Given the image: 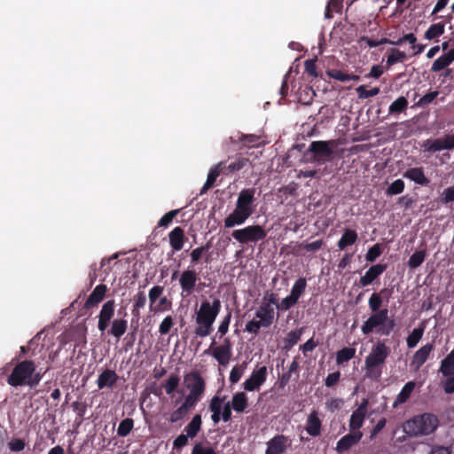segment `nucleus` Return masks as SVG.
<instances>
[{"label":"nucleus","mask_w":454,"mask_h":454,"mask_svg":"<svg viewBox=\"0 0 454 454\" xmlns=\"http://www.w3.org/2000/svg\"><path fill=\"white\" fill-rule=\"evenodd\" d=\"M145 265L136 257L114 254L103 258L98 267L92 265L89 273L90 284H140Z\"/></svg>","instance_id":"f257e3e1"},{"label":"nucleus","mask_w":454,"mask_h":454,"mask_svg":"<svg viewBox=\"0 0 454 454\" xmlns=\"http://www.w3.org/2000/svg\"><path fill=\"white\" fill-rule=\"evenodd\" d=\"M255 189L247 188L239 193L234 210L224 219V227L232 228L243 224L254 213Z\"/></svg>","instance_id":"f03ea898"},{"label":"nucleus","mask_w":454,"mask_h":454,"mask_svg":"<svg viewBox=\"0 0 454 454\" xmlns=\"http://www.w3.org/2000/svg\"><path fill=\"white\" fill-rule=\"evenodd\" d=\"M43 374L36 372V365L32 360H24L18 363L12 373L8 376L7 382L12 387L28 386L34 387L42 380Z\"/></svg>","instance_id":"7ed1b4c3"},{"label":"nucleus","mask_w":454,"mask_h":454,"mask_svg":"<svg viewBox=\"0 0 454 454\" xmlns=\"http://www.w3.org/2000/svg\"><path fill=\"white\" fill-rule=\"evenodd\" d=\"M221 309V302L218 299L212 302L203 301L196 312L195 321L197 326L194 333L197 337L204 338L213 331V324Z\"/></svg>","instance_id":"20e7f679"},{"label":"nucleus","mask_w":454,"mask_h":454,"mask_svg":"<svg viewBox=\"0 0 454 454\" xmlns=\"http://www.w3.org/2000/svg\"><path fill=\"white\" fill-rule=\"evenodd\" d=\"M390 354V348L384 341L375 343L364 361V376L372 380L380 379L382 367Z\"/></svg>","instance_id":"39448f33"},{"label":"nucleus","mask_w":454,"mask_h":454,"mask_svg":"<svg viewBox=\"0 0 454 454\" xmlns=\"http://www.w3.org/2000/svg\"><path fill=\"white\" fill-rule=\"evenodd\" d=\"M438 419L432 413L416 415L403 426L404 433L412 437L429 435L438 427Z\"/></svg>","instance_id":"423d86ee"},{"label":"nucleus","mask_w":454,"mask_h":454,"mask_svg":"<svg viewBox=\"0 0 454 454\" xmlns=\"http://www.w3.org/2000/svg\"><path fill=\"white\" fill-rule=\"evenodd\" d=\"M394 322L388 318V311L384 309L372 314L362 325L364 334H369L375 331L380 335H388L393 330Z\"/></svg>","instance_id":"0eeeda50"},{"label":"nucleus","mask_w":454,"mask_h":454,"mask_svg":"<svg viewBox=\"0 0 454 454\" xmlns=\"http://www.w3.org/2000/svg\"><path fill=\"white\" fill-rule=\"evenodd\" d=\"M274 319V309L269 308V305L261 304L255 312L254 317L247 323L245 331L257 335L261 328L270 327Z\"/></svg>","instance_id":"6e6552de"},{"label":"nucleus","mask_w":454,"mask_h":454,"mask_svg":"<svg viewBox=\"0 0 454 454\" xmlns=\"http://www.w3.org/2000/svg\"><path fill=\"white\" fill-rule=\"evenodd\" d=\"M268 231L259 224L248 225L242 229L234 230L232 238L241 244L256 245L266 239Z\"/></svg>","instance_id":"1a4fd4ad"},{"label":"nucleus","mask_w":454,"mask_h":454,"mask_svg":"<svg viewBox=\"0 0 454 454\" xmlns=\"http://www.w3.org/2000/svg\"><path fill=\"white\" fill-rule=\"evenodd\" d=\"M336 140H317L310 143L308 152L313 153V160L318 164L331 161L333 158Z\"/></svg>","instance_id":"9d476101"},{"label":"nucleus","mask_w":454,"mask_h":454,"mask_svg":"<svg viewBox=\"0 0 454 454\" xmlns=\"http://www.w3.org/2000/svg\"><path fill=\"white\" fill-rule=\"evenodd\" d=\"M184 383L189 390L184 401L195 406L204 393L205 381L197 372H192L184 376Z\"/></svg>","instance_id":"9b49d317"},{"label":"nucleus","mask_w":454,"mask_h":454,"mask_svg":"<svg viewBox=\"0 0 454 454\" xmlns=\"http://www.w3.org/2000/svg\"><path fill=\"white\" fill-rule=\"evenodd\" d=\"M212 412L211 419L215 425L218 424L221 419L228 422L231 419V404L226 401V396L215 395L209 403L208 406Z\"/></svg>","instance_id":"f8f14e48"},{"label":"nucleus","mask_w":454,"mask_h":454,"mask_svg":"<svg viewBox=\"0 0 454 454\" xmlns=\"http://www.w3.org/2000/svg\"><path fill=\"white\" fill-rule=\"evenodd\" d=\"M215 338H213L209 348L205 353H209L212 350L211 355L220 364H228L232 356L231 340L225 338L221 345L215 347Z\"/></svg>","instance_id":"ddd939ff"},{"label":"nucleus","mask_w":454,"mask_h":454,"mask_svg":"<svg viewBox=\"0 0 454 454\" xmlns=\"http://www.w3.org/2000/svg\"><path fill=\"white\" fill-rule=\"evenodd\" d=\"M267 379V367L262 366L257 370H254L250 377L244 381L243 387L247 391H254L266 381Z\"/></svg>","instance_id":"4468645a"},{"label":"nucleus","mask_w":454,"mask_h":454,"mask_svg":"<svg viewBox=\"0 0 454 454\" xmlns=\"http://www.w3.org/2000/svg\"><path fill=\"white\" fill-rule=\"evenodd\" d=\"M425 150L430 153H435L442 150H454V134L446 135L442 138L434 139L430 142L427 140L424 145Z\"/></svg>","instance_id":"2eb2a0df"},{"label":"nucleus","mask_w":454,"mask_h":454,"mask_svg":"<svg viewBox=\"0 0 454 454\" xmlns=\"http://www.w3.org/2000/svg\"><path fill=\"white\" fill-rule=\"evenodd\" d=\"M368 399H363L359 406L353 411L349 419L350 431H359L367 414Z\"/></svg>","instance_id":"dca6fc26"},{"label":"nucleus","mask_w":454,"mask_h":454,"mask_svg":"<svg viewBox=\"0 0 454 454\" xmlns=\"http://www.w3.org/2000/svg\"><path fill=\"white\" fill-rule=\"evenodd\" d=\"M290 444L291 442L286 436L276 435L267 442L265 454H284Z\"/></svg>","instance_id":"f3484780"},{"label":"nucleus","mask_w":454,"mask_h":454,"mask_svg":"<svg viewBox=\"0 0 454 454\" xmlns=\"http://www.w3.org/2000/svg\"><path fill=\"white\" fill-rule=\"evenodd\" d=\"M115 303L114 300L107 301L103 306L98 315V328L103 333L108 327L111 319L114 314Z\"/></svg>","instance_id":"a211bd4d"},{"label":"nucleus","mask_w":454,"mask_h":454,"mask_svg":"<svg viewBox=\"0 0 454 454\" xmlns=\"http://www.w3.org/2000/svg\"><path fill=\"white\" fill-rule=\"evenodd\" d=\"M363 434L360 431H351L349 434L341 437L337 444L336 450L340 453L344 452L356 444L362 438Z\"/></svg>","instance_id":"6ab92c4d"},{"label":"nucleus","mask_w":454,"mask_h":454,"mask_svg":"<svg viewBox=\"0 0 454 454\" xmlns=\"http://www.w3.org/2000/svg\"><path fill=\"white\" fill-rule=\"evenodd\" d=\"M403 176L422 186H427L430 183V180L425 176L424 169L421 167L411 168L407 169Z\"/></svg>","instance_id":"aec40b11"},{"label":"nucleus","mask_w":454,"mask_h":454,"mask_svg":"<svg viewBox=\"0 0 454 454\" xmlns=\"http://www.w3.org/2000/svg\"><path fill=\"white\" fill-rule=\"evenodd\" d=\"M304 287L305 286H294L290 294L281 301L278 309L287 310L294 306L303 293Z\"/></svg>","instance_id":"412c9836"},{"label":"nucleus","mask_w":454,"mask_h":454,"mask_svg":"<svg viewBox=\"0 0 454 454\" xmlns=\"http://www.w3.org/2000/svg\"><path fill=\"white\" fill-rule=\"evenodd\" d=\"M170 247L175 251H180L184 247L185 236L184 231L180 226L175 227L168 234Z\"/></svg>","instance_id":"4be33fe9"},{"label":"nucleus","mask_w":454,"mask_h":454,"mask_svg":"<svg viewBox=\"0 0 454 454\" xmlns=\"http://www.w3.org/2000/svg\"><path fill=\"white\" fill-rule=\"evenodd\" d=\"M432 350V344H426L425 346L421 347L413 355L411 364V366H414L415 370H419L421 367V365L427 360Z\"/></svg>","instance_id":"5701e85b"},{"label":"nucleus","mask_w":454,"mask_h":454,"mask_svg":"<svg viewBox=\"0 0 454 454\" xmlns=\"http://www.w3.org/2000/svg\"><path fill=\"white\" fill-rule=\"evenodd\" d=\"M306 432L310 436H318L321 433V420L318 418L317 411H313L308 417L306 423Z\"/></svg>","instance_id":"b1692460"},{"label":"nucleus","mask_w":454,"mask_h":454,"mask_svg":"<svg viewBox=\"0 0 454 454\" xmlns=\"http://www.w3.org/2000/svg\"><path fill=\"white\" fill-rule=\"evenodd\" d=\"M223 168H224V161H220L215 167H213L207 175V178L206 183L204 184L200 194L206 192L208 189H210L215 183L216 178L223 174Z\"/></svg>","instance_id":"393cba45"},{"label":"nucleus","mask_w":454,"mask_h":454,"mask_svg":"<svg viewBox=\"0 0 454 454\" xmlns=\"http://www.w3.org/2000/svg\"><path fill=\"white\" fill-rule=\"evenodd\" d=\"M453 61L454 49H451L447 53L442 55L434 61L431 71L434 73L440 72L449 67Z\"/></svg>","instance_id":"a878e982"},{"label":"nucleus","mask_w":454,"mask_h":454,"mask_svg":"<svg viewBox=\"0 0 454 454\" xmlns=\"http://www.w3.org/2000/svg\"><path fill=\"white\" fill-rule=\"evenodd\" d=\"M387 269L386 264L378 263L372 265L361 278L360 284H372Z\"/></svg>","instance_id":"bb28decb"},{"label":"nucleus","mask_w":454,"mask_h":454,"mask_svg":"<svg viewBox=\"0 0 454 454\" xmlns=\"http://www.w3.org/2000/svg\"><path fill=\"white\" fill-rule=\"evenodd\" d=\"M232 409L239 413H243L248 407V399L244 392H237L230 401Z\"/></svg>","instance_id":"cd10ccee"},{"label":"nucleus","mask_w":454,"mask_h":454,"mask_svg":"<svg viewBox=\"0 0 454 454\" xmlns=\"http://www.w3.org/2000/svg\"><path fill=\"white\" fill-rule=\"evenodd\" d=\"M118 380V375L114 371L105 370L98 378L97 383L99 389L106 387H112Z\"/></svg>","instance_id":"c85d7f7f"},{"label":"nucleus","mask_w":454,"mask_h":454,"mask_svg":"<svg viewBox=\"0 0 454 454\" xmlns=\"http://www.w3.org/2000/svg\"><path fill=\"white\" fill-rule=\"evenodd\" d=\"M106 292V286H97L93 292L88 297L84 304V308L90 309L99 303L104 299Z\"/></svg>","instance_id":"c756f323"},{"label":"nucleus","mask_w":454,"mask_h":454,"mask_svg":"<svg viewBox=\"0 0 454 454\" xmlns=\"http://www.w3.org/2000/svg\"><path fill=\"white\" fill-rule=\"evenodd\" d=\"M248 161H249L248 159L246 157H238L235 159L234 161H231L229 164H227L226 161H224V168H223V174L227 176L231 173L239 171L247 165Z\"/></svg>","instance_id":"7c9ffc66"},{"label":"nucleus","mask_w":454,"mask_h":454,"mask_svg":"<svg viewBox=\"0 0 454 454\" xmlns=\"http://www.w3.org/2000/svg\"><path fill=\"white\" fill-rule=\"evenodd\" d=\"M357 238L358 236L356 231L346 229L341 238L339 239L337 246L340 250H343L347 247L355 244Z\"/></svg>","instance_id":"2f4dec72"},{"label":"nucleus","mask_w":454,"mask_h":454,"mask_svg":"<svg viewBox=\"0 0 454 454\" xmlns=\"http://www.w3.org/2000/svg\"><path fill=\"white\" fill-rule=\"evenodd\" d=\"M201 416L200 414H196L193 416L190 423L184 427V432L187 434L191 439L194 438L201 428Z\"/></svg>","instance_id":"473e14b6"},{"label":"nucleus","mask_w":454,"mask_h":454,"mask_svg":"<svg viewBox=\"0 0 454 454\" xmlns=\"http://www.w3.org/2000/svg\"><path fill=\"white\" fill-rule=\"evenodd\" d=\"M194 406L184 401V403L176 410L172 411L169 415L168 420L171 423H176L183 419L188 413V411Z\"/></svg>","instance_id":"72a5a7b5"},{"label":"nucleus","mask_w":454,"mask_h":454,"mask_svg":"<svg viewBox=\"0 0 454 454\" xmlns=\"http://www.w3.org/2000/svg\"><path fill=\"white\" fill-rule=\"evenodd\" d=\"M445 31V24L443 22H438L432 24L424 34V37L427 40H434L443 35Z\"/></svg>","instance_id":"f704fd0d"},{"label":"nucleus","mask_w":454,"mask_h":454,"mask_svg":"<svg viewBox=\"0 0 454 454\" xmlns=\"http://www.w3.org/2000/svg\"><path fill=\"white\" fill-rule=\"evenodd\" d=\"M327 75L333 79H335L340 82H349V81H358L360 79L359 75L356 74H349L342 72L339 69H331L326 72Z\"/></svg>","instance_id":"c9c22d12"},{"label":"nucleus","mask_w":454,"mask_h":454,"mask_svg":"<svg viewBox=\"0 0 454 454\" xmlns=\"http://www.w3.org/2000/svg\"><path fill=\"white\" fill-rule=\"evenodd\" d=\"M415 388V382L409 381L407 382L397 395L395 401L394 403V406H396L398 403H405L411 396V394Z\"/></svg>","instance_id":"e433bc0d"},{"label":"nucleus","mask_w":454,"mask_h":454,"mask_svg":"<svg viewBox=\"0 0 454 454\" xmlns=\"http://www.w3.org/2000/svg\"><path fill=\"white\" fill-rule=\"evenodd\" d=\"M440 372L444 376L454 375V351L453 350L442 361Z\"/></svg>","instance_id":"4c0bfd02"},{"label":"nucleus","mask_w":454,"mask_h":454,"mask_svg":"<svg viewBox=\"0 0 454 454\" xmlns=\"http://www.w3.org/2000/svg\"><path fill=\"white\" fill-rule=\"evenodd\" d=\"M128 322L124 319H115L113 321L110 333L119 340L127 331Z\"/></svg>","instance_id":"58836bf2"},{"label":"nucleus","mask_w":454,"mask_h":454,"mask_svg":"<svg viewBox=\"0 0 454 454\" xmlns=\"http://www.w3.org/2000/svg\"><path fill=\"white\" fill-rule=\"evenodd\" d=\"M408 100L404 97H399L396 98L388 108L390 114H398L404 112L408 107Z\"/></svg>","instance_id":"ea45409f"},{"label":"nucleus","mask_w":454,"mask_h":454,"mask_svg":"<svg viewBox=\"0 0 454 454\" xmlns=\"http://www.w3.org/2000/svg\"><path fill=\"white\" fill-rule=\"evenodd\" d=\"M426 256H427L426 249L416 251L410 256L407 264L411 269H416L423 263Z\"/></svg>","instance_id":"a19ab883"},{"label":"nucleus","mask_w":454,"mask_h":454,"mask_svg":"<svg viewBox=\"0 0 454 454\" xmlns=\"http://www.w3.org/2000/svg\"><path fill=\"white\" fill-rule=\"evenodd\" d=\"M389 54L387 59V67H392L393 65L402 62L406 59V54L404 51H402L396 48H393L389 51Z\"/></svg>","instance_id":"79ce46f5"},{"label":"nucleus","mask_w":454,"mask_h":454,"mask_svg":"<svg viewBox=\"0 0 454 454\" xmlns=\"http://www.w3.org/2000/svg\"><path fill=\"white\" fill-rule=\"evenodd\" d=\"M356 355V349L353 348H343L336 354V362L341 364L352 359Z\"/></svg>","instance_id":"37998d69"},{"label":"nucleus","mask_w":454,"mask_h":454,"mask_svg":"<svg viewBox=\"0 0 454 454\" xmlns=\"http://www.w3.org/2000/svg\"><path fill=\"white\" fill-rule=\"evenodd\" d=\"M134 427V420L130 418H127L121 421L117 428V434L121 437L127 436Z\"/></svg>","instance_id":"c03bdc74"},{"label":"nucleus","mask_w":454,"mask_h":454,"mask_svg":"<svg viewBox=\"0 0 454 454\" xmlns=\"http://www.w3.org/2000/svg\"><path fill=\"white\" fill-rule=\"evenodd\" d=\"M404 187V182L402 179H396L391 184L388 185L386 193L387 195H397L403 192Z\"/></svg>","instance_id":"a18cd8bd"},{"label":"nucleus","mask_w":454,"mask_h":454,"mask_svg":"<svg viewBox=\"0 0 454 454\" xmlns=\"http://www.w3.org/2000/svg\"><path fill=\"white\" fill-rule=\"evenodd\" d=\"M438 95H439L438 90L430 91V92L427 93L426 95H424L423 97H421L419 99V101L415 103V106L426 107V106H429L431 103H433V101L437 98Z\"/></svg>","instance_id":"49530a36"},{"label":"nucleus","mask_w":454,"mask_h":454,"mask_svg":"<svg viewBox=\"0 0 454 454\" xmlns=\"http://www.w3.org/2000/svg\"><path fill=\"white\" fill-rule=\"evenodd\" d=\"M301 335V330H294L288 333L285 338V348H291L294 347L299 341Z\"/></svg>","instance_id":"de8ad7c7"},{"label":"nucleus","mask_w":454,"mask_h":454,"mask_svg":"<svg viewBox=\"0 0 454 454\" xmlns=\"http://www.w3.org/2000/svg\"><path fill=\"white\" fill-rule=\"evenodd\" d=\"M180 378L176 374H171L164 385L165 391L168 395H172L178 387Z\"/></svg>","instance_id":"09e8293b"},{"label":"nucleus","mask_w":454,"mask_h":454,"mask_svg":"<svg viewBox=\"0 0 454 454\" xmlns=\"http://www.w3.org/2000/svg\"><path fill=\"white\" fill-rule=\"evenodd\" d=\"M380 91V90L379 87H374L369 90H366L364 85H361L356 88L358 98L363 99L377 96Z\"/></svg>","instance_id":"8fccbe9b"},{"label":"nucleus","mask_w":454,"mask_h":454,"mask_svg":"<svg viewBox=\"0 0 454 454\" xmlns=\"http://www.w3.org/2000/svg\"><path fill=\"white\" fill-rule=\"evenodd\" d=\"M245 368H246V364H242V365H235L231 369V371L230 372V377H229V380L231 381V383L235 384L239 381V380L241 379V377L244 373Z\"/></svg>","instance_id":"3c124183"},{"label":"nucleus","mask_w":454,"mask_h":454,"mask_svg":"<svg viewBox=\"0 0 454 454\" xmlns=\"http://www.w3.org/2000/svg\"><path fill=\"white\" fill-rule=\"evenodd\" d=\"M211 247V245L209 242H207L206 245L201 246L200 247H197L193 249L191 253V260L192 263H196L199 262V260L201 258L202 254L205 252H207Z\"/></svg>","instance_id":"603ef678"},{"label":"nucleus","mask_w":454,"mask_h":454,"mask_svg":"<svg viewBox=\"0 0 454 454\" xmlns=\"http://www.w3.org/2000/svg\"><path fill=\"white\" fill-rule=\"evenodd\" d=\"M382 254V249L380 244H375L370 247L365 254L367 262H373Z\"/></svg>","instance_id":"864d4df0"},{"label":"nucleus","mask_w":454,"mask_h":454,"mask_svg":"<svg viewBox=\"0 0 454 454\" xmlns=\"http://www.w3.org/2000/svg\"><path fill=\"white\" fill-rule=\"evenodd\" d=\"M422 334H423L422 329H418V328L413 329L411 333L407 338V346L410 348H414L418 344L419 340L421 339Z\"/></svg>","instance_id":"5fc2aeb1"},{"label":"nucleus","mask_w":454,"mask_h":454,"mask_svg":"<svg viewBox=\"0 0 454 454\" xmlns=\"http://www.w3.org/2000/svg\"><path fill=\"white\" fill-rule=\"evenodd\" d=\"M231 312L228 311V313L223 317L220 325L217 330V333L220 335V338H222L223 335H225L228 333L229 325L231 323Z\"/></svg>","instance_id":"6e6d98bb"},{"label":"nucleus","mask_w":454,"mask_h":454,"mask_svg":"<svg viewBox=\"0 0 454 454\" xmlns=\"http://www.w3.org/2000/svg\"><path fill=\"white\" fill-rule=\"evenodd\" d=\"M178 210L177 209H175V210H171L168 213H166L158 222V227H167L168 226L173 219L175 218V216L178 214Z\"/></svg>","instance_id":"4d7b16f0"},{"label":"nucleus","mask_w":454,"mask_h":454,"mask_svg":"<svg viewBox=\"0 0 454 454\" xmlns=\"http://www.w3.org/2000/svg\"><path fill=\"white\" fill-rule=\"evenodd\" d=\"M261 304L269 305V308H271L274 309L276 308L278 309V305H279L277 295L272 293H267L265 294V296L263 297Z\"/></svg>","instance_id":"13d9d810"},{"label":"nucleus","mask_w":454,"mask_h":454,"mask_svg":"<svg viewBox=\"0 0 454 454\" xmlns=\"http://www.w3.org/2000/svg\"><path fill=\"white\" fill-rule=\"evenodd\" d=\"M197 280V275L193 270H185L183 272L180 278L179 284H195Z\"/></svg>","instance_id":"bf43d9fd"},{"label":"nucleus","mask_w":454,"mask_h":454,"mask_svg":"<svg viewBox=\"0 0 454 454\" xmlns=\"http://www.w3.org/2000/svg\"><path fill=\"white\" fill-rule=\"evenodd\" d=\"M173 326V319L170 316L166 317L160 325L159 332L161 335H165L169 333Z\"/></svg>","instance_id":"052dcab7"},{"label":"nucleus","mask_w":454,"mask_h":454,"mask_svg":"<svg viewBox=\"0 0 454 454\" xmlns=\"http://www.w3.org/2000/svg\"><path fill=\"white\" fill-rule=\"evenodd\" d=\"M323 244L324 242L322 239H317L310 243L301 244L299 245V247H302L308 252H316L322 247Z\"/></svg>","instance_id":"680f3d73"},{"label":"nucleus","mask_w":454,"mask_h":454,"mask_svg":"<svg viewBox=\"0 0 454 454\" xmlns=\"http://www.w3.org/2000/svg\"><path fill=\"white\" fill-rule=\"evenodd\" d=\"M191 454H217L211 447H205L202 443H196Z\"/></svg>","instance_id":"e2e57ef3"},{"label":"nucleus","mask_w":454,"mask_h":454,"mask_svg":"<svg viewBox=\"0 0 454 454\" xmlns=\"http://www.w3.org/2000/svg\"><path fill=\"white\" fill-rule=\"evenodd\" d=\"M382 300L379 294L373 293L369 299V307L372 311H378L381 306Z\"/></svg>","instance_id":"0e129e2a"},{"label":"nucleus","mask_w":454,"mask_h":454,"mask_svg":"<svg viewBox=\"0 0 454 454\" xmlns=\"http://www.w3.org/2000/svg\"><path fill=\"white\" fill-rule=\"evenodd\" d=\"M316 61L317 59H307L304 63L305 72L313 78L317 76Z\"/></svg>","instance_id":"69168bd1"},{"label":"nucleus","mask_w":454,"mask_h":454,"mask_svg":"<svg viewBox=\"0 0 454 454\" xmlns=\"http://www.w3.org/2000/svg\"><path fill=\"white\" fill-rule=\"evenodd\" d=\"M190 437L185 434H179L173 442V448L180 450L188 444Z\"/></svg>","instance_id":"338daca9"},{"label":"nucleus","mask_w":454,"mask_h":454,"mask_svg":"<svg viewBox=\"0 0 454 454\" xmlns=\"http://www.w3.org/2000/svg\"><path fill=\"white\" fill-rule=\"evenodd\" d=\"M441 200L444 204H448V203L454 201V187L453 186L448 187L443 191V192L442 194Z\"/></svg>","instance_id":"774afa93"}]
</instances>
